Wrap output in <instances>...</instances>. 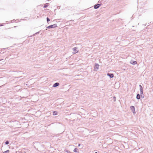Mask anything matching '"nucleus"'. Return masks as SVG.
I'll return each instance as SVG.
<instances>
[{
    "label": "nucleus",
    "mask_w": 153,
    "mask_h": 153,
    "mask_svg": "<svg viewBox=\"0 0 153 153\" xmlns=\"http://www.w3.org/2000/svg\"><path fill=\"white\" fill-rule=\"evenodd\" d=\"M73 151L75 152H77V153L79 152L78 149L76 148H75V149H74L73 150Z\"/></svg>",
    "instance_id": "11"
},
{
    "label": "nucleus",
    "mask_w": 153,
    "mask_h": 153,
    "mask_svg": "<svg viewBox=\"0 0 153 153\" xmlns=\"http://www.w3.org/2000/svg\"><path fill=\"white\" fill-rule=\"evenodd\" d=\"M146 24L145 25V26H146Z\"/></svg>",
    "instance_id": "28"
},
{
    "label": "nucleus",
    "mask_w": 153,
    "mask_h": 153,
    "mask_svg": "<svg viewBox=\"0 0 153 153\" xmlns=\"http://www.w3.org/2000/svg\"><path fill=\"white\" fill-rule=\"evenodd\" d=\"M3 60V59H0V61H1V60Z\"/></svg>",
    "instance_id": "26"
},
{
    "label": "nucleus",
    "mask_w": 153,
    "mask_h": 153,
    "mask_svg": "<svg viewBox=\"0 0 153 153\" xmlns=\"http://www.w3.org/2000/svg\"><path fill=\"white\" fill-rule=\"evenodd\" d=\"M95 153H98L97 152H95Z\"/></svg>",
    "instance_id": "27"
},
{
    "label": "nucleus",
    "mask_w": 153,
    "mask_h": 153,
    "mask_svg": "<svg viewBox=\"0 0 153 153\" xmlns=\"http://www.w3.org/2000/svg\"><path fill=\"white\" fill-rule=\"evenodd\" d=\"M116 97L115 96L113 98V99L114 102L116 101Z\"/></svg>",
    "instance_id": "18"
},
{
    "label": "nucleus",
    "mask_w": 153,
    "mask_h": 153,
    "mask_svg": "<svg viewBox=\"0 0 153 153\" xmlns=\"http://www.w3.org/2000/svg\"><path fill=\"white\" fill-rule=\"evenodd\" d=\"M3 25H2V24H0V26H3Z\"/></svg>",
    "instance_id": "24"
},
{
    "label": "nucleus",
    "mask_w": 153,
    "mask_h": 153,
    "mask_svg": "<svg viewBox=\"0 0 153 153\" xmlns=\"http://www.w3.org/2000/svg\"><path fill=\"white\" fill-rule=\"evenodd\" d=\"M107 75L108 76H109L110 78H112L114 76L113 74L111 73H108L107 74Z\"/></svg>",
    "instance_id": "6"
},
{
    "label": "nucleus",
    "mask_w": 153,
    "mask_h": 153,
    "mask_svg": "<svg viewBox=\"0 0 153 153\" xmlns=\"http://www.w3.org/2000/svg\"><path fill=\"white\" fill-rule=\"evenodd\" d=\"M139 86L140 88V91H141V92H142V91H143V88L142 86L140 84L139 85Z\"/></svg>",
    "instance_id": "9"
},
{
    "label": "nucleus",
    "mask_w": 153,
    "mask_h": 153,
    "mask_svg": "<svg viewBox=\"0 0 153 153\" xmlns=\"http://www.w3.org/2000/svg\"><path fill=\"white\" fill-rule=\"evenodd\" d=\"M136 98L137 100H139L140 99V95L139 94H137L136 96Z\"/></svg>",
    "instance_id": "12"
},
{
    "label": "nucleus",
    "mask_w": 153,
    "mask_h": 153,
    "mask_svg": "<svg viewBox=\"0 0 153 153\" xmlns=\"http://www.w3.org/2000/svg\"><path fill=\"white\" fill-rule=\"evenodd\" d=\"M140 96L141 97L143 98H144L143 91H142V92H141V91H140Z\"/></svg>",
    "instance_id": "13"
},
{
    "label": "nucleus",
    "mask_w": 153,
    "mask_h": 153,
    "mask_svg": "<svg viewBox=\"0 0 153 153\" xmlns=\"http://www.w3.org/2000/svg\"><path fill=\"white\" fill-rule=\"evenodd\" d=\"M46 19H47V22L49 24V23L48 22L50 21V19L48 17H47V18Z\"/></svg>",
    "instance_id": "15"
},
{
    "label": "nucleus",
    "mask_w": 153,
    "mask_h": 153,
    "mask_svg": "<svg viewBox=\"0 0 153 153\" xmlns=\"http://www.w3.org/2000/svg\"><path fill=\"white\" fill-rule=\"evenodd\" d=\"M6 48H3V49H2V50H3V51H4V50H5V49H6Z\"/></svg>",
    "instance_id": "25"
},
{
    "label": "nucleus",
    "mask_w": 153,
    "mask_h": 153,
    "mask_svg": "<svg viewBox=\"0 0 153 153\" xmlns=\"http://www.w3.org/2000/svg\"><path fill=\"white\" fill-rule=\"evenodd\" d=\"M78 48L77 47H75L73 48V51H74L73 53L74 54H75L78 52V51H77Z\"/></svg>",
    "instance_id": "5"
},
{
    "label": "nucleus",
    "mask_w": 153,
    "mask_h": 153,
    "mask_svg": "<svg viewBox=\"0 0 153 153\" xmlns=\"http://www.w3.org/2000/svg\"><path fill=\"white\" fill-rule=\"evenodd\" d=\"M39 33V32H37L36 33H35V34H38V33Z\"/></svg>",
    "instance_id": "21"
},
{
    "label": "nucleus",
    "mask_w": 153,
    "mask_h": 153,
    "mask_svg": "<svg viewBox=\"0 0 153 153\" xmlns=\"http://www.w3.org/2000/svg\"><path fill=\"white\" fill-rule=\"evenodd\" d=\"M59 85V82H56L53 84V87H56L58 86Z\"/></svg>",
    "instance_id": "8"
},
{
    "label": "nucleus",
    "mask_w": 153,
    "mask_h": 153,
    "mask_svg": "<svg viewBox=\"0 0 153 153\" xmlns=\"http://www.w3.org/2000/svg\"><path fill=\"white\" fill-rule=\"evenodd\" d=\"M130 63L132 65H135V64H137V62L136 61L131 60V61L130 62Z\"/></svg>",
    "instance_id": "7"
},
{
    "label": "nucleus",
    "mask_w": 153,
    "mask_h": 153,
    "mask_svg": "<svg viewBox=\"0 0 153 153\" xmlns=\"http://www.w3.org/2000/svg\"><path fill=\"white\" fill-rule=\"evenodd\" d=\"M9 150H6V151L4 152L3 153H9Z\"/></svg>",
    "instance_id": "17"
},
{
    "label": "nucleus",
    "mask_w": 153,
    "mask_h": 153,
    "mask_svg": "<svg viewBox=\"0 0 153 153\" xmlns=\"http://www.w3.org/2000/svg\"><path fill=\"white\" fill-rule=\"evenodd\" d=\"M57 112L56 111H54L53 112V114L54 115H57Z\"/></svg>",
    "instance_id": "14"
},
{
    "label": "nucleus",
    "mask_w": 153,
    "mask_h": 153,
    "mask_svg": "<svg viewBox=\"0 0 153 153\" xmlns=\"http://www.w3.org/2000/svg\"><path fill=\"white\" fill-rule=\"evenodd\" d=\"M80 145H80V144H78V146L79 147V146H80Z\"/></svg>",
    "instance_id": "23"
},
{
    "label": "nucleus",
    "mask_w": 153,
    "mask_h": 153,
    "mask_svg": "<svg viewBox=\"0 0 153 153\" xmlns=\"http://www.w3.org/2000/svg\"><path fill=\"white\" fill-rule=\"evenodd\" d=\"M9 142L8 141H7L5 142V144L6 145H8L9 144Z\"/></svg>",
    "instance_id": "19"
},
{
    "label": "nucleus",
    "mask_w": 153,
    "mask_h": 153,
    "mask_svg": "<svg viewBox=\"0 0 153 153\" xmlns=\"http://www.w3.org/2000/svg\"><path fill=\"white\" fill-rule=\"evenodd\" d=\"M57 24H53V25H50L46 27L47 28V29H50V28H54V27H57Z\"/></svg>",
    "instance_id": "1"
},
{
    "label": "nucleus",
    "mask_w": 153,
    "mask_h": 153,
    "mask_svg": "<svg viewBox=\"0 0 153 153\" xmlns=\"http://www.w3.org/2000/svg\"><path fill=\"white\" fill-rule=\"evenodd\" d=\"M139 86L140 88V91H141V92H142V91H143V88L142 86L140 84L139 85Z\"/></svg>",
    "instance_id": "10"
},
{
    "label": "nucleus",
    "mask_w": 153,
    "mask_h": 153,
    "mask_svg": "<svg viewBox=\"0 0 153 153\" xmlns=\"http://www.w3.org/2000/svg\"><path fill=\"white\" fill-rule=\"evenodd\" d=\"M65 151L67 153H70L71 152L68 150H65Z\"/></svg>",
    "instance_id": "20"
},
{
    "label": "nucleus",
    "mask_w": 153,
    "mask_h": 153,
    "mask_svg": "<svg viewBox=\"0 0 153 153\" xmlns=\"http://www.w3.org/2000/svg\"><path fill=\"white\" fill-rule=\"evenodd\" d=\"M14 20H11V22H14Z\"/></svg>",
    "instance_id": "22"
},
{
    "label": "nucleus",
    "mask_w": 153,
    "mask_h": 153,
    "mask_svg": "<svg viewBox=\"0 0 153 153\" xmlns=\"http://www.w3.org/2000/svg\"><path fill=\"white\" fill-rule=\"evenodd\" d=\"M130 108L131 110L132 111L134 114H136L135 111V108L134 106H130Z\"/></svg>",
    "instance_id": "2"
},
{
    "label": "nucleus",
    "mask_w": 153,
    "mask_h": 153,
    "mask_svg": "<svg viewBox=\"0 0 153 153\" xmlns=\"http://www.w3.org/2000/svg\"><path fill=\"white\" fill-rule=\"evenodd\" d=\"M99 65L98 63H95L94 65V70L97 71L99 69Z\"/></svg>",
    "instance_id": "3"
},
{
    "label": "nucleus",
    "mask_w": 153,
    "mask_h": 153,
    "mask_svg": "<svg viewBox=\"0 0 153 153\" xmlns=\"http://www.w3.org/2000/svg\"><path fill=\"white\" fill-rule=\"evenodd\" d=\"M101 5L102 4H97L94 6V8L95 9H97L99 8Z\"/></svg>",
    "instance_id": "4"
},
{
    "label": "nucleus",
    "mask_w": 153,
    "mask_h": 153,
    "mask_svg": "<svg viewBox=\"0 0 153 153\" xmlns=\"http://www.w3.org/2000/svg\"><path fill=\"white\" fill-rule=\"evenodd\" d=\"M47 4H48V3H47L46 4H45L44 5V6L43 7L44 8H46L48 7V5Z\"/></svg>",
    "instance_id": "16"
}]
</instances>
